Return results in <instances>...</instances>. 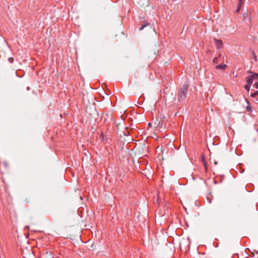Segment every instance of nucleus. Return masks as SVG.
Wrapping results in <instances>:
<instances>
[{"mask_svg":"<svg viewBox=\"0 0 258 258\" xmlns=\"http://www.w3.org/2000/svg\"><path fill=\"white\" fill-rule=\"evenodd\" d=\"M187 87L183 86L178 92V100L179 101L185 99L186 96Z\"/></svg>","mask_w":258,"mask_h":258,"instance_id":"nucleus-1","label":"nucleus"},{"mask_svg":"<svg viewBox=\"0 0 258 258\" xmlns=\"http://www.w3.org/2000/svg\"><path fill=\"white\" fill-rule=\"evenodd\" d=\"M249 73L252 74L248 76L246 78V80L247 83L251 85L254 81L258 80V74L255 73H252L251 72H249Z\"/></svg>","mask_w":258,"mask_h":258,"instance_id":"nucleus-2","label":"nucleus"},{"mask_svg":"<svg viewBox=\"0 0 258 258\" xmlns=\"http://www.w3.org/2000/svg\"><path fill=\"white\" fill-rule=\"evenodd\" d=\"M213 41L217 49H221L223 47V41L221 40L214 38Z\"/></svg>","mask_w":258,"mask_h":258,"instance_id":"nucleus-3","label":"nucleus"},{"mask_svg":"<svg viewBox=\"0 0 258 258\" xmlns=\"http://www.w3.org/2000/svg\"><path fill=\"white\" fill-rule=\"evenodd\" d=\"M201 161H202V163L205 168V171L207 172L208 171V166H207V163L206 162V159H205V157L204 156V155H202L201 156Z\"/></svg>","mask_w":258,"mask_h":258,"instance_id":"nucleus-4","label":"nucleus"},{"mask_svg":"<svg viewBox=\"0 0 258 258\" xmlns=\"http://www.w3.org/2000/svg\"><path fill=\"white\" fill-rule=\"evenodd\" d=\"M226 67V65L224 64H220L216 66V69H220L224 70Z\"/></svg>","mask_w":258,"mask_h":258,"instance_id":"nucleus-5","label":"nucleus"},{"mask_svg":"<svg viewBox=\"0 0 258 258\" xmlns=\"http://www.w3.org/2000/svg\"><path fill=\"white\" fill-rule=\"evenodd\" d=\"M213 199V196L212 194L210 192L207 196V200L208 201L209 204L211 203L212 200Z\"/></svg>","mask_w":258,"mask_h":258,"instance_id":"nucleus-6","label":"nucleus"},{"mask_svg":"<svg viewBox=\"0 0 258 258\" xmlns=\"http://www.w3.org/2000/svg\"><path fill=\"white\" fill-rule=\"evenodd\" d=\"M149 25H150V23L149 22H145V23H144V24H143L142 25H141L140 26V27L139 28V30L140 31H141V30H143L144 28H145L146 27L149 26Z\"/></svg>","mask_w":258,"mask_h":258,"instance_id":"nucleus-7","label":"nucleus"},{"mask_svg":"<svg viewBox=\"0 0 258 258\" xmlns=\"http://www.w3.org/2000/svg\"><path fill=\"white\" fill-rule=\"evenodd\" d=\"M245 100H246V103L248 104V106H246V110L248 111V112H251L252 111V108L251 107L249 106V101L247 99H245Z\"/></svg>","mask_w":258,"mask_h":258,"instance_id":"nucleus-8","label":"nucleus"},{"mask_svg":"<svg viewBox=\"0 0 258 258\" xmlns=\"http://www.w3.org/2000/svg\"><path fill=\"white\" fill-rule=\"evenodd\" d=\"M251 85L247 83V84L244 86V88L247 91H249Z\"/></svg>","mask_w":258,"mask_h":258,"instance_id":"nucleus-9","label":"nucleus"},{"mask_svg":"<svg viewBox=\"0 0 258 258\" xmlns=\"http://www.w3.org/2000/svg\"><path fill=\"white\" fill-rule=\"evenodd\" d=\"M257 95H258V91H256L255 92H254L253 93L251 94L250 97L252 98H254Z\"/></svg>","mask_w":258,"mask_h":258,"instance_id":"nucleus-10","label":"nucleus"},{"mask_svg":"<svg viewBox=\"0 0 258 258\" xmlns=\"http://www.w3.org/2000/svg\"><path fill=\"white\" fill-rule=\"evenodd\" d=\"M218 57H214L213 59V62L214 63H217L218 62Z\"/></svg>","mask_w":258,"mask_h":258,"instance_id":"nucleus-11","label":"nucleus"},{"mask_svg":"<svg viewBox=\"0 0 258 258\" xmlns=\"http://www.w3.org/2000/svg\"><path fill=\"white\" fill-rule=\"evenodd\" d=\"M248 16V14L247 12L244 13L243 14V17L244 18V19H245L246 18H247Z\"/></svg>","mask_w":258,"mask_h":258,"instance_id":"nucleus-12","label":"nucleus"},{"mask_svg":"<svg viewBox=\"0 0 258 258\" xmlns=\"http://www.w3.org/2000/svg\"><path fill=\"white\" fill-rule=\"evenodd\" d=\"M8 61L10 63H13L14 62V58L13 57H9L8 58Z\"/></svg>","mask_w":258,"mask_h":258,"instance_id":"nucleus-13","label":"nucleus"},{"mask_svg":"<svg viewBox=\"0 0 258 258\" xmlns=\"http://www.w3.org/2000/svg\"><path fill=\"white\" fill-rule=\"evenodd\" d=\"M243 0H239V3H238V6H240V7H242V6L243 5Z\"/></svg>","mask_w":258,"mask_h":258,"instance_id":"nucleus-14","label":"nucleus"},{"mask_svg":"<svg viewBox=\"0 0 258 258\" xmlns=\"http://www.w3.org/2000/svg\"><path fill=\"white\" fill-rule=\"evenodd\" d=\"M241 8V7H240V6L238 5L237 8L236 10V12L238 13L240 11Z\"/></svg>","mask_w":258,"mask_h":258,"instance_id":"nucleus-15","label":"nucleus"},{"mask_svg":"<svg viewBox=\"0 0 258 258\" xmlns=\"http://www.w3.org/2000/svg\"><path fill=\"white\" fill-rule=\"evenodd\" d=\"M254 86H255V87L256 88V89H258V82H255L254 83Z\"/></svg>","mask_w":258,"mask_h":258,"instance_id":"nucleus-16","label":"nucleus"},{"mask_svg":"<svg viewBox=\"0 0 258 258\" xmlns=\"http://www.w3.org/2000/svg\"><path fill=\"white\" fill-rule=\"evenodd\" d=\"M221 55H222V54H221V53H219V54H218V56H217V57H218V58L219 57H220L221 56Z\"/></svg>","mask_w":258,"mask_h":258,"instance_id":"nucleus-17","label":"nucleus"},{"mask_svg":"<svg viewBox=\"0 0 258 258\" xmlns=\"http://www.w3.org/2000/svg\"><path fill=\"white\" fill-rule=\"evenodd\" d=\"M30 87H27V90H30Z\"/></svg>","mask_w":258,"mask_h":258,"instance_id":"nucleus-18","label":"nucleus"},{"mask_svg":"<svg viewBox=\"0 0 258 258\" xmlns=\"http://www.w3.org/2000/svg\"><path fill=\"white\" fill-rule=\"evenodd\" d=\"M25 228H29V227L28 226H26Z\"/></svg>","mask_w":258,"mask_h":258,"instance_id":"nucleus-19","label":"nucleus"},{"mask_svg":"<svg viewBox=\"0 0 258 258\" xmlns=\"http://www.w3.org/2000/svg\"><path fill=\"white\" fill-rule=\"evenodd\" d=\"M148 125H151V123H148Z\"/></svg>","mask_w":258,"mask_h":258,"instance_id":"nucleus-20","label":"nucleus"},{"mask_svg":"<svg viewBox=\"0 0 258 258\" xmlns=\"http://www.w3.org/2000/svg\"><path fill=\"white\" fill-rule=\"evenodd\" d=\"M256 101H258V98L256 99Z\"/></svg>","mask_w":258,"mask_h":258,"instance_id":"nucleus-21","label":"nucleus"}]
</instances>
